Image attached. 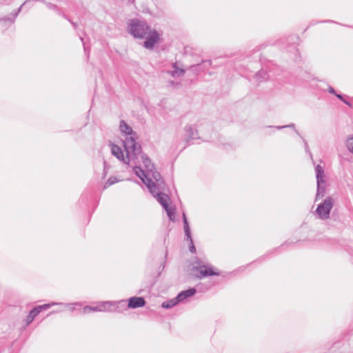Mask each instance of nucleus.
I'll return each mask as SVG.
<instances>
[{"mask_svg": "<svg viewBox=\"0 0 353 353\" xmlns=\"http://www.w3.org/2000/svg\"><path fill=\"white\" fill-rule=\"evenodd\" d=\"M145 305L144 298L141 296H133L128 299V307L129 308H138L143 307Z\"/></svg>", "mask_w": 353, "mask_h": 353, "instance_id": "10", "label": "nucleus"}, {"mask_svg": "<svg viewBox=\"0 0 353 353\" xmlns=\"http://www.w3.org/2000/svg\"><path fill=\"white\" fill-rule=\"evenodd\" d=\"M92 312H102V308L99 305L97 306H85L81 311L82 314H88Z\"/></svg>", "mask_w": 353, "mask_h": 353, "instance_id": "24", "label": "nucleus"}, {"mask_svg": "<svg viewBox=\"0 0 353 353\" xmlns=\"http://www.w3.org/2000/svg\"><path fill=\"white\" fill-rule=\"evenodd\" d=\"M334 199L331 196H327L318 205L316 213L320 219L326 220L330 218V211L334 205Z\"/></svg>", "mask_w": 353, "mask_h": 353, "instance_id": "5", "label": "nucleus"}, {"mask_svg": "<svg viewBox=\"0 0 353 353\" xmlns=\"http://www.w3.org/2000/svg\"><path fill=\"white\" fill-rule=\"evenodd\" d=\"M347 149L353 153V137H351L347 141Z\"/></svg>", "mask_w": 353, "mask_h": 353, "instance_id": "30", "label": "nucleus"}, {"mask_svg": "<svg viewBox=\"0 0 353 353\" xmlns=\"http://www.w3.org/2000/svg\"><path fill=\"white\" fill-rule=\"evenodd\" d=\"M145 39L143 42V46L146 49L152 50L154 47L155 44L159 41V34L155 30H150L148 35L144 38Z\"/></svg>", "mask_w": 353, "mask_h": 353, "instance_id": "8", "label": "nucleus"}, {"mask_svg": "<svg viewBox=\"0 0 353 353\" xmlns=\"http://www.w3.org/2000/svg\"><path fill=\"white\" fill-rule=\"evenodd\" d=\"M304 143H305V151H306L307 152H308L310 155H312V154H311V153H310V152L309 146H308L307 143L306 142V141H304Z\"/></svg>", "mask_w": 353, "mask_h": 353, "instance_id": "33", "label": "nucleus"}, {"mask_svg": "<svg viewBox=\"0 0 353 353\" xmlns=\"http://www.w3.org/2000/svg\"><path fill=\"white\" fill-rule=\"evenodd\" d=\"M74 305H80V303H75Z\"/></svg>", "mask_w": 353, "mask_h": 353, "instance_id": "38", "label": "nucleus"}, {"mask_svg": "<svg viewBox=\"0 0 353 353\" xmlns=\"http://www.w3.org/2000/svg\"><path fill=\"white\" fill-rule=\"evenodd\" d=\"M184 129L186 132L185 141L188 144L192 140L199 139L197 130L192 125H186Z\"/></svg>", "mask_w": 353, "mask_h": 353, "instance_id": "11", "label": "nucleus"}, {"mask_svg": "<svg viewBox=\"0 0 353 353\" xmlns=\"http://www.w3.org/2000/svg\"><path fill=\"white\" fill-rule=\"evenodd\" d=\"M38 310L39 308L34 307L32 310H30L26 317L27 325L30 324L33 321L34 319L39 314Z\"/></svg>", "mask_w": 353, "mask_h": 353, "instance_id": "22", "label": "nucleus"}, {"mask_svg": "<svg viewBox=\"0 0 353 353\" xmlns=\"http://www.w3.org/2000/svg\"><path fill=\"white\" fill-rule=\"evenodd\" d=\"M326 85L327 86V88H329V89L333 88H332L331 85Z\"/></svg>", "mask_w": 353, "mask_h": 353, "instance_id": "37", "label": "nucleus"}, {"mask_svg": "<svg viewBox=\"0 0 353 353\" xmlns=\"http://www.w3.org/2000/svg\"><path fill=\"white\" fill-rule=\"evenodd\" d=\"M128 30L134 37L143 39L151 29L145 21L135 19L129 25Z\"/></svg>", "mask_w": 353, "mask_h": 353, "instance_id": "2", "label": "nucleus"}, {"mask_svg": "<svg viewBox=\"0 0 353 353\" xmlns=\"http://www.w3.org/2000/svg\"><path fill=\"white\" fill-rule=\"evenodd\" d=\"M119 129L121 133L126 136L123 141V145L128 157H134L136 154H140L141 146L137 141V133L123 120L120 121Z\"/></svg>", "mask_w": 353, "mask_h": 353, "instance_id": "1", "label": "nucleus"}, {"mask_svg": "<svg viewBox=\"0 0 353 353\" xmlns=\"http://www.w3.org/2000/svg\"><path fill=\"white\" fill-rule=\"evenodd\" d=\"M62 16H63L64 18L67 19V18H66V17H65V15H64L63 14H62Z\"/></svg>", "mask_w": 353, "mask_h": 353, "instance_id": "40", "label": "nucleus"}, {"mask_svg": "<svg viewBox=\"0 0 353 353\" xmlns=\"http://www.w3.org/2000/svg\"><path fill=\"white\" fill-rule=\"evenodd\" d=\"M118 182V180L116 177H110L108 181L107 182L105 183V188L114 184L115 183Z\"/></svg>", "mask_w": 353, "mask_h": 353, "instance_id": "29", "label": "nucleus"}, {"mask_svg": "<svg viewBox=\"0 0 353 353\" xmlns=\"http://www.w3.org/2000/svg\"><path fill=\"white\" fill-rule=\"evenodd\" d=\"M315 173L317 183L316 200H317L323 197L325 194L326 181L324 169L321 165H317L315 167Z\"/></svg>", "mask_w": 353, "mask_h": 353, "instance_id": "4", "label": "nucleus"}, {"mask_svg": "<svg viewBox=\"0 0 353 353\" xmlns=\"http://www.w3.org/2000/svg\"><path fill=\"white\" fill-rule=\"evenodd\" d=\"M70 23L72 24L73 27L76 29L77 28V24L73 21H70Z\"/></svg>", "mask_w": 353, "mask_h": 353, "instance_id": "35", "label": "nucleus"}, {"mask_svg": "<svg viewBox=\"0 0 353 353\" xmlns=\"http://www.w3.org/2000/svg\"><path fill=\"white\" fill-rule=\"evenodd\" d=\"M192 269L199 272V274H196V276L200 279L209 276H219L220 274L219 272L214 271L212 266L204 264L199 258L195 259Z\"/></svg>", "mask_w": 353, "mask_h": 353, "instance_id": "3", "label": "nucleus"}, {"mask_svg": "<svg viewBox=\"0 0 353 353\" xmlns=\"http://www.w3.org/2000/svg\"><path fill=\"white\" fill-rule=\"evenodd\" d=\"M139 156H141L142 162L148 172V174H150L151 171H152V169L154 168V165L152 163L151 160L146 154H141V152L140 154H139Z\"/></svg>", "mask_w": 353, "mask_h": 353, "instance_id": "16", "label": "nucleus"}, {"mask_svg": "<svg viewBox=\"0 0 353 353\" xmlns=\"http://www.w3.org/2000/svg\"><path fill=\"white\" fill-rule=\"evenodd\" d=\"M50 305H51L50 304H44L42 305L37 306L35 307L39 308L38 311L40 313L43 310H47V309L50 308Z\"/></svg>", "mask_w": 353, "mask_h": 353, "instance_id": "31", "label": "nucleus"}, {"mask_svg": "<svg viewBox=\"0 0 353 353\" xmlns=\"http://www.w3.org/2000/svg\"><path fill=\"white\" fill-rule=\"evenodd\" d=\"M43 3H44L47 6L48 8H49L50 10H55L59 14H61L59 12V9H58V8H57V6L56 5H54V4H53V3H50V2H48L46 0V1H43Z\"/></svg>", "mask_w": 353, "mask_h": 353, "instance_id": "28", "label": "nucleus"}, {"mask_svg": "<svg viewBox=\"0 0 353 353\" xmlns=\"http://www.w3.org/2000/svg\"><path fill=\"white\" fill-rule=\"evenodd\" d=\"M294 127H295L294 124L291 123L290 125H283V126H276V128L280 130V129L285 128H294Z\"/></svg>", "mask_w": 353, "mask_h": 353, "instance_id": "32", "label": "nucleus"}, {"mask_svg": "<svg viewBox=\"0 0 353 353\" xmlns=\"http://www.w3.org/2000/svg\"><path fill=\"white\" fill-rule=\"evenodd\" d=\"M111 151L112 154L115 156L118 159L123 161V163L126 164H130L131 161H134L139 158V154H136L134 157H128V153L126 152V157H124L123 151L121 150V148L118 145L112 143L111 144Z\"/></svg>", "mask_w": 353, "mask_h": 353, "instance_id": "7", "label": "nucleus"}, {"mask_svg": "<svg viewBox=\"0 0 353 353\" xmlns=\"http://www.w3.org/2000/svg\"><path fill=\"white\" fill-rule=\"evenodd\" d=\"M152 176L153 179L156 181V183L157 185H160V183L161 181V176L159 172L154 170V168L152 169V171H151L150 174V177Z\"/></svg>", "mask_w": 353, "mask_h": 353, "instance_id": "25", "label": "nucleus"}, {"mask_svg": "<svg viewBox=\"0 0 353 353\" xmlns=\"http://www.w3.org/2000/svg\"><path fill=\"white\" fill-rule=\"evenodd\" d=\"M165 210L166 211L170 219L173 221L175 217L174 209H173L172 208H171L168 205V208L166 209H165Z\"/></svg>", "mask_w": 353, "mask_h": 353, "instance_id": "27", "label": "nucleus"}, {"mask_svg": "<svg viewBox=\"0 0 353 353\" xmlns=\"http://www.w3.org/2000/svg\"><path fill=\"white\" fill-rule=\"evenodd\" d=\"M134 171L137 176L139 177V179L143 181V183H145L148 181V179H150V174H148L147 170L144 171L139 166H134Z\"/></svg>", "mask_w": 353, "mask_h": 353, "instance_id": "13", "label": "nucleus"}, {"mask_svg": "<svg viewBox=\"0 0 353 353\" xmlns=\"http://www.w3.org/2000/svg\"><path fill=\"white\" fill-rule=\"evenodd\" d=\"M30 2V0L26 1L14 13L10 14L8 17H4L0 19V22L1 21H9L10 23H13L14 22V20L16 17L18 16L19 12L21 10V8L23 6H25L26 3H28Z\"/></svg>", "mask_w": 353, "mask_h": 353, "instance_id": "14", "label": "nucleus"}, {"mask_svg": "<svg viewBox=\"0 0 353 353\" xmlns=\"http://www.w3.org/2000/svg\"><path fill=\"white\" fill-rule=\"evenodd\" d=\"M148 188L149 189L150 193L156 197L157 194H160L161 192L159 191V188L157 183H155L152 179H148V181L145 183Z\"/></svg>", "mask_w": 353, "mask_h": 353, "instance_id": "17", "label": "nucleus"}, {"mask_svg": "<svg viewBox=\"0 0 353 353\" xmlns=\"http://www.w3.org/2000/svg\"><path fill=\"white\" fill-rule=\"evenodd\" d=\"M80 39H81V41L83 42V39L82 37H81ZM83 46H84V50H86V48L85 46V44H83Z\"/></svg>", "mask_w": 353, "mask_h": 353, "instance_id": "36", "label": "nucleus"}, {"mask_svg": "<svg viewBox=\"0 0 353 353\" xmlns=\"http://www.w3.org/2000/svg\"><path fill=\"white\" fill-rule=\"evenodd\" d=\"M216 59L212 61L210 59L203 60L200 63L191 65L188 68V71L199 75L201 72H204L206 69H208L210 66H216L218 63H216Z\"/></svg>", "mask_w": 353, "mask_h": 353, "instance_id": "6", "label": "nucleus"}, {"mask_svg": "<svg viewBox=\"0 0 353 353\" xmlns=\"http://www.w3.org/2000/svg\"><path fill=\"white\" fill-rule=\"evenodd\" d=\"M321 83H322L323 85H321V84L316 85V88H322L325 85V83L324 82H321Z\"/></svg>", "mask_w": 353, "mask_h": 353, "instance_id": "34", "label": "nucleus"}, {"mask_svg": "<svg viewBox=\"0 0 353 353\" xmlns=\"http://www.w3.org/2000/svg\"><path fill=\"white\" fill-rule=\"evenodd\" d=\"M156 198L164 209L168 208L169 205L168 201L170 200V198L167 194L161 192L160 194H157Z\"/></svg>", "mask_w": 353, "mask_h": 353, "instance_id": "18", "label": "nucleus"}, {"mask_svg": "<svg viewBox=\"0 0 353 353\" xmlns=\"http://www.w3.org/2000/svg\"><path fill=\"white\" fill-rule=\"evenodd\" d=\"M329 91H330V93L335 94L337 98L340 99L345 104L348 105L349 106H352V102H353V99H352L350 98L347 96L336 94L335 92V90H329Z\"/></svg>", "mask_w": 353, "mask_h": 353, "instance_id": "20", "label": "nucleus"}, {"mask_svg": "<svg viewBox=\"0 0 353 353\" xmlns=\"http://www.w3.org/2000/svg\"><path fill=\"white\" fill-rule=\"evenodd\" d=\"M178 299H176V296L172 299L163 302L161 306L163 308L170 309L175 306L177 303H179Z\"/></svg>", "mask_w": 353, "mask_h": 353, "instance_id": "23", "label": "nucleus"}, {"mask_svg": "<svg viewBox=\"0 0 353 353\" xmlns=\"http://www.w3.org/2000/svg\"><path fill=\"white\" fill-rule=\"evenodd\" d=\"M99 306L102 308V311H111L112 312V309L110 308L111 306L113 307V303L110 301L101 302L99 303Z\"/></svg>", "mask_w": 353, "mask_h": 353, "instance_id": "26", "label": "nucleus"}, {"mask_svg": "<svg viewBox=\"0 0 353 353\" xmlns=\"http://www.w3.org/2000/svg\"><path fill=\"white\" fill-rule=\"evenodd\" d=\"M268 79H269V74H268V72L265 70L262 69V70L258 71L256 73H255L252 76V81H253L254 82H256V83H261V82L267 81Z\"/></svg>", "mask_w": 353, "mask_h": 353, "instance_id": "12", "label": "nucleus"}, {"mask_svg": "<svg viewBox=\"0 0 353 353\" xmlns=\"http://www.w3.org/2000/svg\"><path fill=\"white\" fill-rule=\"evenodd\" d=\"M173 70L170 72V74L173 77H181L185 73V70L183 68H179L176 63L172 65Z\"/></svg>", "mask_w": 353, "mask_h": 353, "instance_id": "21", "label": "nucleus"}, {"mask_svg": "<svg viewBox=\"0 0 353 353\" xmlns=\"http://www.w3.org/2000/svg\"><path fill=\"white\" fill-rule=\"evenodd\" d=\"M128 1H130V2H132H132H134V0H128Z\"/></svg>", "mask_w": 353, "mask_h": 353, "instance_id": "39", "label": "nucleus"}, {"mask_svg": "<svg viewBox=\"0 0 353 353\" xmlns=\"http://www.w3.org/2000/svg\"><path fill=\"white\" fill-rule=\"evenodd\" d=\"M128 308L129 307H128L126 301L121 300L117 303V305H114L113 304L112 312H121L122 311L125 310Z\"/></svg>", "mask_w": 353, "mask_h": 353, "instance_id": "19", "label": "nucleus"}, {"mask_svg": "<svg viewBox=\"0 0 353 353\" xmlns=\"http://www.w3.org/2000/svg\"><path fill=\"white\" fill-rule=\"evenodd\" d=\"M183 228H184V232L185 234L187 239V241H189V250L192 253L196 252V248L193 243V239L191 236V232L190 228L185 216V213H183Z\"/></svg>", "mask_w": 353, "mask_h": 353, "instance_id": "9", "label": "nucleus"}, {"mask_svg": "<svg viewBox=\"0 0 353 353\" xmlns=\"http://www.w3.org/2000/svg\"><path fill=\"white\" fill-rule=\"evenodd\" d=\"M196 292V290L195 288H190L187 290L182 291L176 296V299H178L179 302H181L187 298L193 296Z\"/></svg>", "mask_w": 353, "mask_h": 353, "instance_id": "15", "label": "nucleus"}]
</instances>
